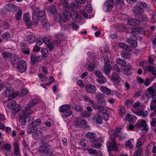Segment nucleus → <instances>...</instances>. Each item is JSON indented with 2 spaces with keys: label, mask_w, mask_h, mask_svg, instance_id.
<instances>
[{
  "label": "nucleus",
  "mask_w": 156,
  "mask_h": 156,
  "mask_svg": "<svg viewBox=\"0 0 156 156\" xmlns=\"http://www.w3.org/2000/svg\"><path fill=\"white\" fill-rule=\"evenodd\" d=\"M45 11L40 10L39 7H36L33 10L32 16V23L35 26H37L41 18L45 16Z\"/></svg>",
  "instance_id": "nucleus-1"
},
{
  "label": "nucleus",
  "mask_w": 156,
  "mask_h": 156,
  "mask_svg": "<svg viewBox=\"0 0 156 156\" xmlns=\"http://www.w3.org/2000/svg\"><path fill=\"white\" fill-rule=\"evenodd\" d=\"M63 36L62 35H58L57 36V39L54 40L53 43H49L46 45L50 51H51L54 48V45H56L58 46H61L63 45L62 42L63 41L61 40V38Z\"/></svg>",
  "instance_id": "nucleus-2"
},
{
  "label": "nucleus",
  "mask_w": 156,
  "mask_h": 156,
  "mask_svg": "<svg viewBox=\"0 0 156 156\" xmlns=\"http://www.w3.org/2000/svg\"><path fill=\"white\" fill-rule=\"evenodd\" d=\"M51 146L48 144H45L40 147L38 150L39 152L41 154H44L47 156H53V153L49 151Z\"/></svg>",
  "instance_id": "nucleus-3"
},
{
  "label": "nucleus",
  "mask_w": 156,
  "mask_h": 156,
  "mask_svg": "<svg viewBox=\"0 0 156 156\" xmlns=\"http://www.w3.org/2000/svg\"><path fill=\"white\" fill-rule=\"evenodd\" d=\"M70 106L67 105H62L59 107V111L61 112H65L63 115V117H68L72 115V111L70 110Z\"/></svg>",
  "instance_id": "nucleus-4"
},
{
  "label": "nucleus",
  "mask_w": 156,
  "mask_h": 156,
  "mask_svg": "<svg viewBox=\"0 0 156 156\" xmlns=\"http://www.w3.org/2000/svg\"><path fill=\"white\" fill-rule=\"evenodd\" d=\"M114 4V2L113 0H107L105 2L104 9L106 12H108L111 10L113 8Z\"/></svg>",
  "instance_id": "nucleus-5"
},
{
  "label": "nucleus",
  "mask_w": 156,
  "mask_h": 156,
  "mask_svg": "<svg viewBox=\"0 0 156 156\" xmlns=\"http://www.w3.org/2000/svg\"><path fill=\"white\" fill-rule=\"evenodd\" d=\"M17 69L19 72L22 73L26 71L27 69V63L23 60H20L17 65Z\"/></svg>",
  "instance_id": "nucleus-6"
},
{
  "label": "nucleus",
  "mask_w": 156,
  "mask_h": 156,
  "mask_svg": "<svg viewBox=\"0 0 156 156\" xmlns=\"http://www.w3.org/2000/svg\"><path fill=\"white\" fill-rule=\"evenodd\" d=\"M106 145L108 150V151H116L118 149L117 142L115 140H113V142H107Z\"/></svg>",
  "instance_id": "nucleus-7"
},
{
  "label": "nucleus",
  "mask_w": 156,
  "mask_h": 156,
  "mask_svg": "<svg viewBox=\"0 0 156 156\" xmlns=\"http://www.w3.org/2000/svg\"><path fill=\"white\" fill-rule=\"evenodd\" d=\"M32 112V110L26 109L25 108L20 114L19 119H27V117L31 115Z\"/></svg>",
  "instance_id": "nucleus-8"
},
{
  "label": "nucleus",
  "mask_w": 156,
  "mask_h": 156,
  "mask_svg": "<svg viewBox=\"0 0 156 156\" xmlns=\"http://www.w3.org/2000/svg\"><path fill=\"white\" fill-rule=\"evenodd\" d=\"M72 19L75 22L79 23L81 20V17L78 12L76 10H73L71 14Z\"/></svg>",
  "instance_id": "nucleus-9"
},
{
  "label": "nucleus",
  "mask_w": 156,
  "mask_h": 156,
  "mask_svg": "<svg viewBox=\"0 0 156 156\" xmlns=\"http://www.w3.org/2000/svg\"><path fill=\"white\" fill-rule=\"evenodd\" d=\"M133 12L135 14V16L141 15L144 12V10L143 8H138L137 6L134 7L132 10Z\"/></svg>",
  "instance_id": "nucleus-10"
},
{
  "label": "nucleus",
  "mask_w": 156,
  "mask_h": 156,
  "mask_svg": "<svg viewBox=\"0 0 156 156\" xmlns=\"http://www.w3.org/2000/svg\"><path fill=\"white\" fill-rule=\"evenodd\" d=\"M127 23L130 25L137 26L139 25L140 22L137 19L129 18L127 20Z\"/></svg>",
  "instance_id": "nucleus-11"
},
{
  "label": "nucleus",
  "mask_w": 156,
  "mask_h": 156,
  "mask_svg": "<svg viewBox=\"0 0 156 156\" xmlns=\"http://www.w3.org/2000/svg\"><path fill=\"white\" fill-rule=\"evenodd\" d=\"M31 61L33 64H34L37 62H41L42 59V57L41 56H37L35 55H32L30 57Z\"/></svg>",
  "instance_id": "nucleus-12"
},
{
  "label": "nucleus",
  "mask_w": 156,
  "mask_h": 156,
  "mask_svg": "<svg viewBox=\"0 0 156 156\" xmlns=\"http://www.w3.org/2000/svg\"><path fill=\"white\" fill-rule=\"evenodd\" d=\"M95 133L92 132H88L86 134V136L87 138L94 139L93 141H91L94 143H97L98 141V139L95 138Z\"/></svg>",
  "instance_id": "nucleus-13"
},
{
  "label": "nucleus",
  "mask_w": 156,
  "mask_h": 156,
  "mask_svg": "<svg viewBox=\"0 0 156 156\" xmlns=\"http://www.w3.org/2000/svg\"><path fill=\"white\" fill-rule=\"evenodd\" d=\"M87 91L90 93H94L97 90V88L95 86L92 85H88L86 86Z\"/></svg>",
  "instance_id": "nucleus-14"
},
{
  "label": "nucleus",
  "mask_w": 156,
  "mask_h": 156,
  "mask_svg": "<svg viewBox=\"0 0 156 156\" xmlns=\"http://www.w3.org/2000/svg\"><path fill=\"white\" fill-rule=\"evenodd\" d=\"M101 115L98 114L94 115L92 119L93 121L97 124H101L102 122V120Z\"/></svg>",
  "instance_id": "nucleus-15"
},
{
  "label": "nucleus",
  "mask_w": 156,
  "mask_h": 156,
  "mask_svg": "<svg viewBox=\"0 0 156 156\" xmlns=\"http://www.w3.org/2000/svg\"><path fill=\"white\" fill-rule=\"evenodd\" d=\"M38 100L37 99H34L30 101L29 103L25 107V108L26 109L28 110H31L30 108L34 106L37 103Z\"/></svg>",
  "instance_id": "nucleus-16"
},
{
  "label": "nucleus",
  "mask_w": 156,
  "mask_h": 156,
  "mask_svg": "<svg viewBox=\"0 0 156 156\" xmlns=\"http://www.w3.org/2000/svg\"><path fill=\"white\" fill-rule=\"evenodd\" d=\"M111 80L114 82L118 83L120 82L121 80V79L118 74L116 73H112V76H111Z\"/></svg>",
  "instance_id": "nucleus-17"
},
{
  "label": "nucleus",
  "mask_w": 156,
  "mask_h": 156,
  "mask_svg": "<svg viewBox=\"0 0 156 156\" xmlns=\"http://www.w3.org/2000/svg\"><path fill=\"white\" fill-rule=\"evenodd\" d=\"M92 107L94 109L98 110L97 113L98 114H101L104 112L103 111L105 110V108L102 106L98 105L95 103L93 105Z\"/></svg>",
  "instance_id": "nucleus-18"
},
{
  "label": "nucleus",
  "mask_w": 156,
  "mask_h": 156,
  "mask_svg": "<svg viewBox=\"0 0 156 156\" xmlns=\"http://www.w3.org/2000/svg\"><path fill=\"white\" fill-rule=\"evenodd\" d=\"M129 51L127 50H123L121 53V57L125 59L130 58L131 57V54Z\"/></svg>",
  "instance_id": "nucleus-19"
},
{
  "label": "nucleus",
  "mask_w": 156,
  "mask_h": 156,
  "mask_svg": "<svg viewBox=\"0 0 156 156\" xmlns=\"http://www.w3.org/2000/svg\"><path fill=\"white\" fill-rule=\"evenodd\" d=\"M104 69L105 73L107 75H108L110 74L111 67L109 63V62H106L105 65L104 67Z\"/></svg>",
  "instance_id": "nucleus-20"
},
{
  "label": "nucleus",
  "mask_w": 156,
  "mask_h": 156,
  "mask_svg": "<svg viewBox=\"0 0 156 156\" xmlns=\"http://www.w3.org/2000/svg\"><path fill=\"white\" fill-rule=\"evenodd\" d=\"M14 148V153L16 155H19L20 154L19 144L16 141L13 144Z\"/></svg>",
  "instance_id": "nucleus-21"
},
{
  "label": "nucleus",
  "mask_w": 156,
  "mask_h": 156,
  "mask_svg": "<svg viewBox=\"0 0 156 156\" xmlns=\"http://www.w3.org/2000/svg\"><path fill=\"white\" fill-rule=\"evenodd\" d=\"M43 135V133L41 130H37L35 133H33V137L35 139L40 138Z\"/></svg>",
  "instance_id": "nucleus-22"
},
{
  "label": "nucleus",
  "mask_w": 156,
  "mask_h": 156,
  "mask_svg": "<svg viewBox=\"0 0 156 156\" xmlns=\"http://www.w3.org/2000/svg\"><path fill=\"white\" fill-rule=\"evenodd\" d=\"M69 9L70 7H63L61 9L63 14L66 17L67 16L71 15V14L70 12L69 11Z\"/></svg>",
  "instance_id": "nucleus-23"
},
{
  "label": "nucleus",
  "mask_w": 156,
  "mask_h": 156,
  "mask_svg": "<svg viewBox=\"0 0 156 156\" xmlns=\"http://www.w3.org/2000/svg\"><path fill=\"white\" fill-rule=\"evenodd\" d=\"M100 90L102 93L108 95H110L111 93V90L105 87H101Z\"/></svg>",
  "instance_id": "nucleus-24"
},
{
  "label": "nucleus",
  "mask_w": 156,
  "mask_h": 156,
  "mask_svg": "<svg viewBox=\"0 0 156 156\" xmlns=\"http://www.w3.org/2000/svg\"><path fill=\"white\" fill-rule=\"evenodd\" d=\"M149 94L151 95V98L154 99L156 98V94H155L156 91L152 87H150L147 89Z\"/></svg>",
  "instance_id": "nucleus-25"
},
{
  "label": "nucleus",
  "mask_w": 156,
  "mask_h": 156,
  "mask_svg": "<svg viewBox=\"0 0 156 156\" xmlns=\"http://www.w3.org/2000/svg\"><path fill=\"white\" fill-rule=\"evenodd\" d=\"M16 7L14 4L12 3H9L5 5V8L7 11H12L16 9Z\"/></svg>",
  "instance_id": "nucleus-26"
},
{
  "label": "nucleus",
  "mask_w": 156,
  "mask_h": 156,
  "mask_svg": "<svg viewBox=\"0 0 156 156\" xmlns=\"http://www.w3.org/2000/svg\"><path fill=\"white\" fill-rule=\"evenodd\" d=\"M48 10L52 14H55L58 12L56 6L54 5H50L49 7Z\"/></svg>",
  "instance_id": "nucleus-27"
},
{
  "label": "nucleus",
  "mask_w": 156,
  "mask_h": 156,
  "mask_svg": "<svg viewBox=\"0 0 156 156\" xmlns=\"http://www.w3.org/2000/svg\"><path fill=\"white\" fill-rule=\"evenodd\" d=\"M55 16L54 18L56 21L58 22H60L62 21L64 23H66V21L62 20L61 15L58 12H57V13L55 14Z\"/></svg>",
  "instance_id": "nucleus-28"
},
{
  "label": "nucleus",
  "mask_w": 156,
  "mask_h": 156,
  "mask_svg": "<svg viewBox=\"0 0 156 156\" xmlns=\"http://www.w3.org/2000/svg\"><path fill=\"white\" fill-rule=\"evenodd\" d=\"M73 107L74 108L75 111L77 112H81L83 110L82 107L81 105L76 103L74 104Z\"/></svg>",
  "instance_id": "nucleus-29"
},
{
  "label": "nucleus",
  "mask_w": 156,
  "mask_h": 156,
  "mask_svg": "<svg viewBox=\"0 0 156 156\" xmlns=\"http://www.w3.org/2000/svg\"><path fill=\"white\" fill-rule=\"evenodd\" d=\"M81 119L80 117L75 118L74 120V125L76 126H81Z\"/></svg>",
  "instance_id": "nucleus-30"
},
{
  "label": "nucleus",
  "mask_w": 156,
  "mask_h": 156,
  "mask_svg": "<svg viewBox=\"0 0 156 156\" xmlns=\"http://www.w3.org/2000/svg\"><path fill=\"white\" fill-rule=\"evenodd\" d=\"M136 5L138 7L143 8L144 9L146 8L147 6V5L146 3L143 2H137Z\"/></svg>",
  "instance_id": "nucleus-31"
},
{
  "label": "nucleus",
  "mask_w": 156,
  "mask_h": 156,
  "mask_svg": "<svg viewBox=\"0 0 156 156\" xmlns=\"http://www.w3.org/2000/svg\"><path fill=\"white\" fill-rule=\"evenodd\" d=\"M17 105L16 101H12L7 104V107L8 108L12 109L15 108Z\"/></svg>",
  "instance_id": "nucleus-32"
},
{
  "label": "nucleus",
  "mask_w": 156,
  "mask_h": 156,
  "mask_svg": "<svg viewBox=\"0 0 156 156\" xmlns=\"http://www.w3.org/2000/svg\"><path fill=\"white\" fill-rule=\"evenodd\" d=\"M44 27L46 29H49L50 28L49 24L47 20L44 18L42 21Z\"/></svg>",
  "instance_id": "nucleus-33"
},
{
  "label": "nucleus",
  "mask_w": 156,
  "mask_h": 156,
  "mask_svg": "<svg viewBox=\"0 0 156 156\" xmlns=\"http://www.w3.org/2000/svg\"><path fill=\"white\" fill-rule=\"evenodd\" d=\"M3 57L7 59H10L12 58V53L7 51L4 52L2 54Z\"/></svg>",
  "instance_id": "nucleus-34"
},
{
  "label": "nucleus",
  "mask_w": 156,
  "mask_h": 156,
  "mask_svg": "<svg viewBox=\"0 0 156 156\" xmlns=\"http://www.w3.org/2000/svg\"><path fill=\"white\" fill-rule=\"evenodd\" d=\"M97 65L94 62L90 64L88 66L87 70L89 71L94 70L96 67Z\"/></svg>",
  "instance_id": "nucleus-35"
},
{
  "label": "nucleus",
  "mask_w": 156,
  "mask_h": 156,
  "mask_svg": "<svg viewBox=\"0 0 156 156\" xmlns=\"http://www.w3.org/2000/svg\"><path fill=\"white\" fill-rule=\"evenodd\" d=\"M116 62L117 64L120 65L122 66H124L126 63V61L119 58L116 59Z\"/></svg>",
  "instance_id": "nucleus-36"
},
{
  "label": "nucleus",
  "mask_w": 156,
  "mask_h": 156,
  "mask_svg": "<svg viewBox=\"0 0 156 156\" xmlns=\"http://www.w3.org/2000/svg\"><path fill=\"white\" fill-rule=\"evenodd\" d=\"M51 140V136L48 135L45 136L44 137L42 138L41 140V141L42 143H44L45 142H49Z\"/></svg>",
  "instance_id": "nucleus-37"
},
{
  "label": "nucleus",
  "mask_w": 156,
  "mask_h": 156,
  "mask_svg": "<svg viewBox=\"0 0 156 156\" xmlns=\"http://www.w3.org/2000/svg\"><path fill=\"white\" fill-rule=\"evenodd\" d=\"M124 0H116L115 6L116 7L122 8L124 5Z\"/></svg>",
  "instance_id": "nucleus-38"
},
{
  "label": "nucleus",
  "mask_w": 156,
  "mask_h": 156,
  "mask_svg": "<svg viewBox=\"0 0 156 156\" xmlns=\"http://www.w3.org/2000/svg\"><path fill=\"white\" fill-rule=\"evenodd\" d=\"M61 4L63 5H64L63 7H69V5L67 0H60L59 5H61Z\"/></svg>",
  "instance_id": "nucleus-39"
},
{
  "label": "nucleus",
  "mask_w": 156,
  "mask_h": 156,
  "mask_svg": "<svg viewBox=\"0 0 156 156\" xmlns=\"http://www.w3.org/2000/svg\"><path fill=\"white\" fill-rule=\"evenodd\" d=\"M27 41L29 43H34L35 41V37L32 35H28L27 37Z\"/></svg>",
  "instance_id": "nucleus-40"
},
{
  "label": "nucleus",
  "mask_w": 156,
  "mask_h": 156,
  "mask_svg": "<svg viewBox=\"0 0 156 156\" xmlns=\"http://www.w3.org/2000/svg\"><path fill=\"white\" fill-rule=\"evenodd\" d=\"M85 101L89 102L91 105L92 107L93 105L95 103L93 100H92L91 98L87 96H84L83 97Z\"/></svg>",
  "instance_id": "nucleus-41"
},
{
  "label": "nucleus",
  "mask_w": 156,
  "mask_h": 156,
  "mask_svg": "<svg viewBox=\"0 0 156 156\" xmlns=\"http://www.w3.org/2000/svg\"><path fill=\"white\" fill-rule=\"evenodd\" d=\"M23 20L26 23H27L30 20V15L28 13H25L23 15Z\"/></svg>",
  "instance_id": "nucleus-42"
},
{
  "label": "nucleus",
  "mask_w": 156,
  "mask_h": 156,
  "mask_svg": "<svg viewBox=\"0 0 156 156\" xmlns=\"http://www.w3.org/2000/svg\"><path fill=\"white\" fill-rule=\"evenodd\" d=\"M31 127L28 129L27 132L29 134H31L32 133H35V132L37 130L36 126L34 125L32 126L31 125Z\"/></svg>",
  "instance_id": "nucleus-43"
},
{
  "label": "nucleus",
  "mask_w": 156,
  "mask_h": 156,
  "mask_svg": "<svg viewBox=\"0 0 156 156\" xmlns=\"http://www.w3.org/2000/svg\"><path fill=\"white\" fill-rule=\"evenodd\" d=\"M97 81L101 84H104L107 81L106 78L103 75L97 79Z\"/></svg>",
  "instance_id": "nucleus-44"
},
{
  "label": "nucleus",
  "mask_w": 156,
  "mask_h": 156,
  "mask_svg": "<svg viewBox=\"0 0 156 156\" xmlns=\"http://www.w3.org/2000/svg\"><path fill=\"white\" fill-rule=\"evenodd\" d=\"M119 46L121 48H124L125 49L124 50H130V47L123 43H119Z\"/></svg>",
  "instance_id": "nucleus-45"
},
{
  "label": "nucleus",
  "mask_w": 156,
  "mask_h": 156,
  "mask_svg": "<svg viewBox=\"0 0 156 156\" xmlns=\"http://www.w3.org/2000/svg\"><path fill=\"white\" fill-rule=\"evenodd\" d=\"M41 53L42 55L44 57H47L48 56L49 52L47 48H43L41 50Z\"/></svg>",
  "instance_id": "nucleus-46"
},
{
  "label": "nucleus",
  "mask_w": 156,
  "mask_h": 156,
  "mask_svg": "<svg viewBox=\"0 0 156 156\" xmlns=\"http://www.w3.org/2000/svg\"><path fill=\"white\" fill-rule=\"evenodd\" d=\"M11 62L13 64L16 63L19 60V58L18 56L16 55H13V57L10 59Z\"/></svg>",
  "instance_id": "nucleus-47"
},
{
  "label": "nucleus",
  "mask_w": 156,
  "mask_h": 156,
  "mask_svg": "<svg viewBox=\"0 0 156 156\" xmlns=\"http://www.w3.org/2000/svg\"><path fill=\"white\" fill-rule=\"evenodd\" d=\"M119 114L121 117H123L125 114V108L123 106H120L119 108Z\"/></svg>",
  "instance_id": "nucleus-48"
},
{
  "label": "nucleus",
  "mask_w": 156,
  "mask_h": 156,
  "mask_svg": "<svg viewBox=\"0 0 156 156\" xmlns=\"http://www.w3.org/2000/svg\"><path fill=\"white\" fill-rule=\"evenodd\" d=\"M22 11L21 10L18 12L15 15V18L16 20H21L22 19Z\"/></svg>",
  "instance_id": "nucleus-49"
},
{
  "label": "nucleus",
  "mask_w": 156,
  "mask_h": 156,
  "mask_svg": "<svg viewBox=\"0 0 156 156\" xmlns=\"http://www.w3.org/2000/svg\"><path fill=\"white\" fill-rule=\"evenodd\" d=\"M141 125L143 128L142 130H145L146 131H147L148 130V128L147 126L146 122L145 120H143L141 121Z\"/></svg>",
  "instance_id": "nucleus-50"
},
{
  "label": "nucleus",
  "mask_w": 156,
  "mask_h": 156,
  "mask_svg": "<svg viewBox=\"0 0 156 156\" xmlns=\"http://www.w3.org/2000/svg\"><path fill=\"white\" fill-rule=\"evenodd\" d=\"M69 28H71L73 29L74 30H77L79 28V26L78 25H76V24L71 23L69 25Z\"/></svg>",
  "instance_id": "nucleus-51"
},
{
  "label": "nucleus",
  "mask_w": 156,
  "mask_h": 156,
  "mask_svg": "<svg viewBox=\"0 0 156 156\" xmlns=\"http://www.w3.org/2000/svg\"><path fill=\"white\" fill-rule=\"evenodd\" d=\"M20 108V105L19 104H18L15 108H12L13 110H12V112L14 114H16L19 112Z\"/></svg>",
  "instance_id": "nucleus-52"
},
{
  "label": "nucleus",
  "mask_w": 156,
  "mask_h": 156,
  "mask_svg": "<svg viewBox=\"0 0 156 156\" xmlns=\"http://www.w3.org/2000/svg\"><path fill=\"white\" fill-rule=\"evenodd\" d=\"M132 112L138 116H142V115L143 111L141 110H136L135 109H132Z\"/></svg>",
  "instance_id": "nucleus-53"
},
{
  "label": "nucleus",
  "mask_w": 156,
  "mask_h": 156,
  "mask_svg": "<svg viewBox=\"0 0 156 156\" xmlns=\"http://www.w3.org/2000/svg\"><path fill=\"white\" fill-rule=\"evenodd\" d=\"M41 123V121L40 119H37L32 122V126H36L39 125Z\"/></svg>",
  "instance_id": "nucleus-54"
},
{
  "label": "nucleus",
  "mask_w": 156,
  "mask_h": 156,
  "mask_svg": "<svg viewBox=\"0 0 156 156\" xmlns=\"http://www.w3.org/2000/svg\"><path fill=\"white\" fill-rule=\"evenodd\" d=\"M5 93L7 96L9 97V100L10 99H12L14 98L13 96H12L13 93L12 91L11 90L10 91L9 90H7L6 91Z\"/></svg>",
  "instance_id": "nucleus-55"
},
{
  "label": "nucleus",
  "mask_w": 156,
  "mask_h": 156,
  "mask_svg": "<svg viewBox=\"0 0 156 156\" xmlns=\"http://www.w3.org/2000/svg\"><path fill=\"white\" fill-rule=\"evenodd\" d=\"M142 148H139L136 151L133 153L134 156H141V153L143 152Z\"/></svg>",
  "instance_id": "nucleus-56"
},
{
  "label": "nucleus",
  "mask_w": 156,
  "mask_h": 156,
  "mask_svg": "<svg viewBox=\"0 0 156 156\" xmlns=\"http://www.w3.org/2000/svg\"><path fill=\"white\" fill-rule=\"evenodd\" d=\"M20 45L22 48H27L28 44L26 41L25 40H23L20 43Z\"/></svg>",
  "instance_id": "nucleus-57"
},
{
  "label": "nucleus",
  "mask_w": 156,
  "mask_h": 156,
  "mask_svg": "<svg viewBox=\"0 0 156 156\" xmlns=\"http://www.w3.org/2000/svg\"><path fill=\"white\" fill-rule=\"evenodd\" d=\"M10 37V34L8 32H5L2 35V37L4 40H7Z\"/></svg>",
  "instance_id": "nucleus-58"
},
{
  "label": "nucleus",
  "mask_w": 156,
  "mask_h": 156,
  "mask_svg": "<svg viewBox=\"0 0 156 156\" xmlns=\"http://www.w3.org/2000/svg\"><path fill=\"white\" fill-rule=\"evenodd\" d=\"M38 75L41 81H46L47 80V77L46 76L42 74H39Z\"/></svg>",
  "instance_id": "nucleus-59"
},
{
  "label": "nucleus",
  "mask_w": 156,
  "mask_h": 156,
  "mask_svg": "<svg viewBox=\"0 0 156 156\" xmlns=\"http://www.w3.org/2000/svg\"><path fill=\"white\" fill-rule=\"evenodd\" d=\"M122 67L123 68H122V69L125 72L129 71L131 69V66L129 64H128L126 66L125 65Z\"/></svg>",
  "instance_id": "nucleus-60"
},
{
  "label": "nucleus",
  "mask_w": 156,
  "mask_h": 156,
  "mask_svg": "<svg viewBox=\"0 0 156 156\" xmlns=\"http://www.w3.org/2000/svg\"><path fill=\"white\" fill-rule=\"evenodd\" d=\"M2 26L4 29H8L9 28V24L5 22H2Z\"/></svg>",
  "instance_id": "nucleus-61"
},
{
  "label": "nucleus",
  "mask_w": 156,
  "mask_h": 156,
  "mask_svg": "<svg viewBox=\"0 0 156 156\" xmlns=\"http://www.w3.org/2000/svg\"><path fill=\"white\" fill-rule=\"evenodd\" d=\"M82 115L84 117H88L92 115V113L90 112L85 111L82 113Z\"/></svg>",
  "instance_id": "nucleus-62"
},
{
  "label": "nucleus",
  "mask_w": 156,
  "mask_h": 156,
  "mask_svg": "<svg viewBox=\"0 0 156 156\" xmlns=\"http://www.w3.org/2000/svg\"><path fill=\"white\" fill-rule=\"evenodd\" d=\"M94 74L97 76L98 78L103 75L102 72L99 70H96L94 72Z\"/></svg>",
  "instance_id": "nucleus-63"
},
{
  "label": "nucleus",
  "mask_w": 156,
  "mask_h": 156,
  "mask_svg": "<svg viewBox=\"0 0 156 156\" xmlns=\"http://www.w3.org/2000/svg\"><path fill=\"white\" fill-rule=\"evenodd\" d=\"M136 30L137 32L140 34H144L145 32V30L143 28L139 27H136Z\"/></svg>",
  "instance_id": "nucleus-64"
}]
</instances>
